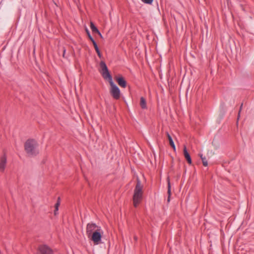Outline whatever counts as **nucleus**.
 Masks as SVG:
<instances>
[{
    "mask_svg": "<svg viewBox=\"0 0 254 254\" xmlns=\"http://www.w3.org/2000/svg\"><path fill=\"white\" fill-rule=\"evenodd\" d=\"M103 231L101 227L94 223H89L86 226V234L94 245H98L101 242Z\"/></svg>",
    "mask_w": 254,
    "mask_h": 254,
    "instance_id": "obj_1",
    "label": "nucleus"
},
{
    "mask_svg": "<svg viewBox=\"0 0 254 254\" xmlns=\"http://www.w3.org/2000/svg\"><path fill=\"white\" fill-rule=\"evenodd\" d=\"M24 149L26 153L30 156H36L39 153L38 143L34 139H29L24 143Z\"/></svg>",
    "mask_w": 254,
    "mask_h": 254,
    "instance_id": "obj_2",
    "label": "nucleus"
},
{
    "mask_svg": "<svg viewBox=\"0 0 254 254\" xmlns=\"http://www.w3.org/2000/svg\"><path fill=\"white\" fill-rule=\"evenodd\" d=\"M142 195L143 185L141 184L140 181L137 178L133 195V203L134 207H137L140 203L142 198Z\"/></svg>",
    "mask_w": 254,
    "mask_h": 254,
    "instance_id": "obj_3",
    "label": "nucleus"
},
{
    "mask_svg": "<svg viewBox=\"0 0 254 254\" xmlns=\"http://www.w3.org/2000/svg\"><path fill=\"white\" fill-rule=\"evenodd\" d=\"M100 65L101 68L100 72L104 79L108 80L110 84L113 83L112 77L105 63L103 61H101Z\"/></svg>",
    "mask_w": 254,
    "mask_h": 254,
    "instance_id": "obj_4",
    "label": "nucleus"
},
{
    "mask_svg": "<svg viewBox=\"0 0 254 254\" xmlns=\"http://www.w3.org/2000/svg\"><path fill=\"white\" fill-rule=\"evenodd\" d=\"M110 85L111 86L110 93L112 96L116 100L120 99L121 92L119 87L114 82Z\"/></svg>",
    "mask_w": 254,
    "mask_h": 254,
    "instance_id": "obj_5",
    "label": "nucleus"
},
{
    "mask_svg": "<svg viewBox=\"0 0 254 254\" xmlns=\"http://www.w3.org/2000/svg\"><path fill=\"white\" fill-rule=\"evenodd\" d=\"M37 254H54L53 250L47 245H42L39 246Z\"/></svg>",
    "mask_w": 254,
    "mask_h": 254,
    "instance_id": "obj_6",
    "label": "nucleus"
},
{
    "mask_svg": "<svg viewBox=\"0 0 254 254\" xmlns=\"http://www.w3.org/2000/svg\"><path fill=\"white\" fill-rule=\"evenodd\" d=\"M7 164V157L5 153L0 158V171L3 172Z\"/></svg>",
    "mask_w": 254,
    "mask_h": 254,
    "instance_id": "obj_7",
    "label": "nucleus"
},
{
    "mask_svg": "<svg viewBox=\"0 0 254 254\" xmlns=\"http://www.w3.org/2000/svg\"><path fill=\"white\" fill-rule=\"evenodd\" d=\"M116 80L121 87L125 88L127 86V82L122 76L116 77Z\"/></svg>",
    "mask_w": 254,
    "mask_h": 254,
    "instance_id": "obj_8",
    "label": "nucleus"
},
{
    "mask_svg": "<svg viewBox=\"0 0 254 254\" xmlns=\"http://www.w3.org/2000/svg\"><path fill=\"white\" fill-rule=\"evenodd\" d=\"M183 152H184V155L185 158L186 159L187 161H188V163L189 164H191L192 163L191 157H190L189 152H188L187 147L185 145H184V146Z\"/></svg>",
    "mask_w": 254,
    "mask_h": 254,
    "instance_id": "obj_9",
    "label": "nucleus"
},
{
    "mask_svg": "<svg viewBox=\"0 0 254 254\" xmlns=\"http://www.w3.org/2000/svg\"><path fill=\"white\" fill-rule=\"evenodd\" d=\"M167 182H168V199L167 201L169 202L170 201V196H171V184L170 182V179L169 177L167 178Z\"/></svg>",
    "mask_w": 254,
    "mask_h": 254,
    "instance_id": "obj_10",
    "label": "nucleus"
},
{
    "mask_svg": "<svg viewBox=\"0 0 254 254\" xmlns=\"http://www.w3.org/2000/svg\"><path fill=\"white\" fill-rule=\"evenodd\" d=\"M166 135H167L168 140L169 141L170 145L173 148L174 150H176L175 145V144L173 141V139H172L171 136H170V135L169 134V133L168 132H166Z\"/></svg>",
    "mask_w": 254,
    "mask_h": 254,
    "instance_id": "obj_11",
    "label": "nucleus"
},
{
    "mask_svg": "<svg viewBox=\"0 0 254 254\" xmlns=\"http://www.w3.org/2000/svg\"><path fill=\"white\" fill-rule=\"evenodd\" d=\"M140 105L142 109H146L147 108L146 100L143 97L140 98Z\"/></svg>",
    "mask_w": 254,
    "mask_h": 254,
    "instance_id": "obj_12",
    "label": "nucleus"
},
{
    "mask_svg": "<svg viewBox=\"0 0 254 254\" xmlns=\"http://www.w3.org/2000/svg\"><path fill=\"white\" fill-rule=\"evenodd\" d=\"M90 28L93 33H99V31L92 22H90Z\"/></svg>",
    "mask_w": 254,
    "mask_h": 254,
    "instance_id": "obj_13",
    "label": "nucleus"
},
{
    "mask_svg": "<svg viewBox=\"0 0 254 254\" xmlns=\"http://www.w3.org/2000/svg\"><path fill=\"white\" fill-rule=\"evenodd\" d=\"M60 205V198H58V201L55 206V210L54 211V214L55 215H56L57 214V212L59 210V207Z\"/></svg>",
    "mask_w": 254,
    "mask_h": 254,
    "instance_id": "obj_14",
    "label": "nucleus"
},
{
    "mask_svg": "<svg viewBox=\"0 0 254 254\" xmlns=\"http://www.w3.org/2000/svg\"><path fill=\"white\" fill-rule=\"evenodd\" d=\"M199 155L201 159L203 166H207L208 165V163L206 158L203 157L202 154H199Z\"/></svg>",
    "mask_w": 254,
    "mask_h": 254,
    "instance_id": "obj_15",
    "label": "nucleus"
},
{
    "mask_svg": "<svg viewBox=\"0 0 254 254\" xmlns=\"http://www.w3.org/2000/svg\"><path fill=\"white\" fill-rule=\"evenodd\" d=\"M141 1L145 3L151 4L152 3L153 0H141Z\"/></svg>",
    "mask_w": 254,
    "mask_h": 254,
    "instance_id": "obj_16",
    "label": "nucleus"
},
{
    "mask_svg": "<svg viewBox=\"0 0 254 254\" xmlns=\"http://www.w3.org/2000/svg\"><path fill=\"white\" fill-rule=\"evenodd\" d=\"M86 32H87V33L88 34V37H89V39L91 40V41H92L93 40H94L93 38L90 35L89 31L87 29H86Z\"/></svg>",
    "mask_w": 254,
    "mask_h": 254,
    "instance_id": "obj_17",
    "label": "nucleus"
},
{
    "mask_svg": "<svg viewBox=\"0 0 254 254\" xmlns=\"http://www.w3.org/2000/svg\"><path fill=\"white\" fill-rule=\"evenodd\" d=\"M91 42H92V43H93V46H94V47L95 49H98V47L97 45V44H96V42L95 41V40H93V41H91Z\"/></svg>",
    "mask_w": 254,
    "mask_h": 254,
    "instance_id": "obj_18",
    "label": "nucleus"
},
{
    "mask_svg": "<svg viewBox=\"0 0 254 254\" xmlns=\"http://www.w3.org/2000/svg\"><path fill=\"white\" fill-rule=\"evenodd\" d=\"M91 42H92V43H93V46H94V47L95 49H98V47L97 45V44H96V42L95 41V40H93V41H91Z\"/></svg>",
    "mask_w": 254,
    "mask_h": 254,
    "instance_id": "obj_19",
    "label": "nucleus"
},
{
    "mask_svg": "<svg viewBox=\"0 0 254 254\" xmlns=\"http://www.w3.org/2000/svg\"><path fill=\"white\" fill-rule=\"evenodd\" d=\"M91 42H92V43H93V46H94V47L95 49H98V47L97 45V44H96V42L95 41V40H93V41H91Z\"/></svg>",
    "mask_w": 254,
    "mask_h": 254,
    "instance_id": "obj_20",
    "label": "nucleus"
},
{
    "mask_svg": "<svg viewBox=\"0 0 254 254\" xmlns=\"http://www.w3.org/2000/svg\"><path fill=\"white\" fill-rule=\"evenodd\" d=\"M97 54L99 58H101V54L100 51L97 52Z\"/></svg>",
    "mask_w": 254,
    "mask_h": 254,
    "instance_id": "obj_21",
    "label": "nucleus"
},
{
    "mask_svg": "<svg viewBox=\"0 0 254 254\" xmlns=\"http://www.w3.org/2000/svg\"><path fill=\"white\" fill-rule=\"evenodd\" d=\"M242 106H243V104H242V105H241V107H240V111H241V110L242 109ZM240 111H239V114H238V118H239V116H240Z\"/></svg>",
    "mask_w": 254,
    "mask_h": 254,
    "instance_id": "obj_22",
    "label": "nucleus"
},
{
    "mask_svg": "<svg viewBox=\"0 0 254 254\" xmlns=\"http://www.w3.org/2000/svg\"><path fill=\"white\" fill-rule=\"evenodd\" d=\"M99 36L101 38H103V37H102V35H101V33L99 32V33H97Z\"/></svg>",
    "mask_w": 254,
    "mask_h": 254,
    "instance_id": "obj_23",
    "label": "nucleus"
},
{
    "mask_svg": "<svg viewBox=\"0 0 254 254\" xmlns=\"http://www.w3.org/2000/svg\"><path fill=\"white\" fill-rule=\"evenodd\" d=\"M65 53V49H64V51H63V57H64V56Z\"/></svg>",
    "mask_w": 254,
    "mask_h": 254,
    "instance_id": "obj_24",
    "label": "nucleus"
},
{
    "mask_svg": "<svg viewBox=\"0 0 254 254\" xmlns=\"http://www.w3.org/2000/svg\"><path fill=\"white\" fill-rule=\"evenodd\" d=\"M95 51H96V53H97V52H99V51H99V48H98V49H95Z\"/></svg>",
    "mask_w": 254,
    "mask_h": 254,
    "instance_id": "obj_25",
    "label": "nucleus"
},
{
    "mask_svg": "<svg viewBox=\"0 0 254 254\" xmlns=\"http://www.w3.org/2000/svg\"><path fill=\"white\" fill-rule=\"evenodd\" d=\"M134 239L135 241L137 240V237L136 236H134Z\"/></svg>",
    "mask_w": 254,
    "mask_h": 254,
    "instance_id": "obj_26",
    "label": "nucleus"
}]
</instances>
